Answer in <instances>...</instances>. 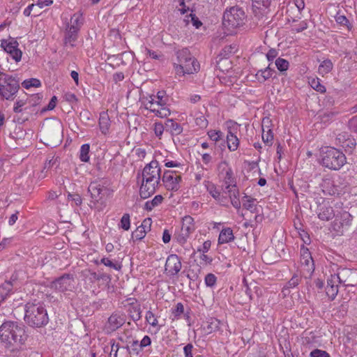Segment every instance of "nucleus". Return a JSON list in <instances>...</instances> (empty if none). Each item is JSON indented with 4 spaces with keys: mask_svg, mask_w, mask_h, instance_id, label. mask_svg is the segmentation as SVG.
<instances>
[{
    "mask_svg": "<svg viewBox=\"0 0 357 357\" xmlns=\"http://www.w3.org/2000/svg\"><path fill=\"white\" fill-rule=\"evenodd\" d=\"M150 218L144 220L142 225L139 226L135 231L132 232V237L136 240L143 239L146 236V229L148 228V225H150Z\"/></svg>",
    "mask_w": 357,
    "mask_h": 357,
    "instance_id": "obj_28",
    "label": "nucleus"
},
{
    "mask_svg": "<svg viewBox=\"0 0 357 357\" xmlns=\"http://www.w3.org/2000/svg\"><path fill=\"white\" fill-rule=\"evenodd\" d=\"M322 191L326 195H335L339 194L338 187L334 183V181L330 178H324L321 183Z\"/></svg>",
    "mask_w": 357,
    "mask_h": 357,
    "instance_id": "obj_23",
    "label": "nucleus"
},
{
    "mask_svg": "<svg viewBox=\"0 0 357 357\" xmlns=\"http://www.w3.org/2000/svg\"><path fill=\"white\" fill-rule=\"evenodd\" d=\"M20 88L17 80L12 75L0 72V96L11 100Z\"/></svg>",
    "mask_w": 357,
    "mask_h": 357,
    "instance_id": "obj_10",
    "label": "nucleus"
},
{
    "mask_svg": "<svg viewBox=\"0 0 357 357\" xmlns=\"http://www.w3.org/2000/svg\"><path fill=\"white\" fill-rule=\"evenodd\" d=\"M126 322V316L120 312L113 313L105 325L104 330L107 334H111L121 327Z\"/></svg>",
    "mask_w": 357,
    "mask_h": 357,
    "instance_id": "obj_16",
    "label": "nucleus"
},
{
    "mask_svg": "<svg viewBox=\"0 0 357 357\" xmlns=\"http://www.w3.org/2000/svg\"><path fill=\"white\" fill-rule=\"evenodd\" d=\"M220 322L218 319H211L208 324L209 332L211 333L219 330L220 328Z\"/></svg>",
    "mask_w": 357,
    "mask_h": 357,
    "instance_id": "obj_56",
    "label": "nucleus"
},
{
    "mask_svg": "<svg viewBox=\"0 0 357 357\" xmlns=\"http://www.w3.org/2000/svg\"><path fill=\"white\" fill-rule=\"evenodd\" d=\"M163 200V197L158 195L151 201H147L144 204V208L149 211H152L155 207L159 206Z\"/></svg>",
    "mask_w": 357,
    "mask_h": 357,
    "instance_id": "obj_31",
    "label": "nucleus"
},
{
    "mask_svg": "<svg viewBox=\"0 0 357 357\" xmlns=\"http://www.w3.org/2000/svg\"><path fill=\"white\" fill-rule=\"evenodd\" d=\"M340 284L345 287H354L357 284V271L347 268H340L336 274Z\"/></svg>",
    "mask_w": 357,
    "mask_h": 357,
    "instance_id": "obj_15",
    "label": "nucleus"
},
{
    "mask_svg": "<svg viewBox=\"0 0 357 357\" xmlns=\"http://www.w3.org/2000/svg\"><path fill=\"white\" fill-rule=\"evenodd\" d=\"M145 318L146 321L152 326L155 327L158 326V319L151 311L146 312Z\"/></svg>",
    "mask_w": 357,
    "mask_h": 357,
    "instance_id": "obj_50",
    "label": "nucleus"
},
{
    "mask_svg": "<svg viewBox=\"0 0 357 357\" xmlns=\"http://www.w3.org/2000/svg\"><path fill=\"white\" fill-rule=\"evenodd\" d=\"M208 135L211 140L217 142L221 138L222 132L220 130H210L208 132Z\"/></svg>",
    "mask_w": 357,
    "mask_h": 357,
    "instance_id": "obj_58",
    "label": "nucleus"
},
{
    "mask_svg": "<svg viewBox=\"0 0 357 357\" xmlns=\"http://www.w3.org/2000/svg\"><path fill=\"white\" fill-rule=\"evenodd\" d=\"M257 199L245 195L243 198V207L252 213H258L259 206L256 204Z\"/></svg>",
    "mask_w": 357,
    "mask_h": 357,
    "instance_id": "obj_25",
    "label": "nucleus"
},
{
    "mask_svg": "<svg viewBox=\"0 0 357 357\" xmlns=\"http://www.w3.org/2000/svg\"><path fill=\"white\" fill-rule=\"evenodd\" d=\"M12 283L10 282H5L0 285V298L4 301L12 291Z\"/></svg>",
    "mask_w": 357,
    "mask_h": 357,
    "instance_id": "obj_32",
    "label": "nucleus"
},
{
    "mask_svg": "<svg viewBox=\"0 0 357 357\" xmlns=\"http://www.w3.org/2000/svg\"><path fill=\"white\" fill-rule=\"evenodd\" d=\"M24 309V321L29 326L40 328L47 324L49 317L43 303H28Z\"/></svg>",
    "mask_w": 357,
    "mask_h": 357,
    "instance_id": "obj_5",
    "label": "nucleus"
},
{
    "mask_svg": "<svg viewBox=\"0 0 357 357\" xmlns=\"http://www.w3.org/2000/svg\"><path fill=\"white\" fill-rule=\"evenodd\" d=\"M349 128L352 132L357 133V115L349 121Z\"/></svg>",
    "mask_w": 357,
    "mask_h": 357,
    "instance_id": "obj_63",
    "label": "nucleus"
},
{
    "mask_svg": "<svg viewBox=\"0 0 357 357\" xmlns=\"http://www.w3.org/2000/svg\"><path fill=\"white\" fill-rule=\"evenodd\" d=\"M215 282L216 277L212 273H209L205 277V283L208 287H213Z\"/></svg>",
    "mask_w": 357,
    "mask_h": 357,
    "instance_id": "obj_62",
    "label": "nucleus"
},
{
    "mask_svg": "<svg viewBox=\"0 0 357 357\" xmlns=\"http://www.w3.org/2000/svg\"><path fill=\"white\" fill-rule=\"evenodd\" d=\"M88 192L91 197V208H97V205L103 197L110 194L108 181L100 179L91 182L88 187Z\"/></svg>",
    "mask_w": 357,
    "mask_h": 357,
    "instance_id": "obj_9",
    "label": "nucleus"
},
{
    "mask_svg": "<svg viewBox=\"0 0 357 357\" xmlns=\"http://www.w3.org/2000/svg\"><path fill=\"white\" fill-rule=\"evenodd\" d=\"M176 56L177 62L174 63L176 77L193 74L199 70V63L187 48L178 51Z\"/></svg>",
    "mask_w": 357,
    "mask_h": 357,
    "instance_id": "obj_4",
    "label": "nucleus"
},
{
    "mask_svg": "<svg viewBox=\"0 0 357 357\" xmlns=\"http://www.w3.org/2000/svg\"><path fill=\"white\" fill-rule=\"evenodd\" d=\"M193 345L192 344H188L183 348V352L185 354V357H193L192 350Z\"/></svg>",
    "mask_w": 357,
    "mask_h": 357,
    "instance_id": "obj_64",
    "label": "nucleus"
},
{
    "mask_svg": "<svg viewBox=\"0 0 357 357\" xmlns=\"http://www.w3.org/2000/svg\"><path fill=\"white\" fill-rule=\"evenodd\" d=\"M119 226L126 231L129 230L130 227V219L128 213H124L123 215Z\"/></svg>",
    "mask_w": 357,
    "mask_h": 357,
    "instance_id": "obj_46",
    "label": "nucleus"
},
{
    "mask_svg": "<svg viewBox=\"0 0 357 357\" xmlns=\"http://www.w3.org/2000/svg\"><path fill=\"white\" fill-rule=\"evenodd\" d=\"M275 64L278 70L280 72L287 71L289 66V63L287 60L282 58H278L275 60Z\"/></svg>",
    "mask_w": 357,
    "mask_h": 357,
    "instance_id": "obj_44",
    "label": "nucleus"
},
{
    "mask_svg": "<svg viewBox=\"0 0 357 357\" xmlns=\"http://www.w3.org/2000/svg\"><path fill=\"white\" fill-rule=\"evenodd\" d=\"M196 124L201 128H206L208 125V121L204 116L200 115L195 119Z\"/></svg>",
    "mask_w": 357,
    "mask_h": 357,
    "instance_id": "obj_60",
    "label": "nucleus"
},
{
    "mask_svg": "<svg viewBox=\"0 0 357 357\" xmlns=\"http://www.w3.org/2000/svg\"><path fill=\"white\" fill-rule=\"evenodd\" d=\"M27 335L24 326L16 322H4L0 326V340L7 347L17 348L22 345Z\"/></svg>",
    "mask_w": 357,
    "mask_h": 357,
    "instance_id": "obj_2",
    "label": "nucleus"
},
{
    "mask_svg": "<svg viewBox=\"0 0 357 357\" xmlns=\"http://www.w3.org/2000/svg\"><path fill=\"white\" fill-rule=\"evenodd\" d=\"M278 50L274 48H271L266 53V56L268 61H273L278 55Z\"/></svg>",
    "mask_w": 357,
    "mask_h": 357,
    "instance_id": "obj_61",
    "label": "nucleus"
},
{
    "mask_svg": "<svg viewBox=\"0 0 357 357\" xmlns=\"http://www.w3.org/2000/svg\"><path fill=\"white\" fill-rule=\"evenodd\" d=\"M195 230L194 219L186 215L182 220V226L179 234L177 235V241L180 244H184Z\"/></svg>",
    "mask_w": 357,
    "mask_h": 357,
    "instance_id": "obj_14",
    "label": "nucleus"
},
{
    "mask_svg": "<svg viewBox=\"0 0 357 357\" xmlns=\"http://www.w3.org/2000/svg\"><path fill=\"white\" fill-rule=\"evenodd\" d=\"M271 0H252V10L255 17L261 18L269 7Z\"/></svg>",
    "mask_w": 357,
    "mask_h": 357,
    "instance_id": "obj_22",
    "label": "nucleus"
},
{
    "mask_svg": "<svg viewBox=\"0 0 357 357\" xmlns=\"http://www.w3.org/2000/svg\"><path fill=\"white\" fill-rule=\"evenodd\" d=\"M181 176L176 171L166 170L162 176L165 188L169 191L176 192L181 187Z\"/></svg>",
    "mask_w": 357,
    "mask_h": 357,
    "instance_id": "obj_12",
    "label": "nucleus"
},
{
    "mask_svg": "<svg viewBox=\"0 0 357 357\" xmlns=\"http://www.w3.org/2000/svg\"><path fill=\"white\" fill-rule=\"evenodd\" d=\"M245 13L239 6H232L225 10V34L231 35L235 29L244 24Z\"/></svg>",
    "mask_w": 357,
    "mask_h": 357,
    "instance_id": "obj_8",
    "label": "nucleus"
},
{
    "mask_svg": "<svg viewBox=\"0 0 357 357\" xmlns=\"http://www.w3.org/2000/svg\"><path fill=\"white\" fill-rule=\"evenodd\" d=\"M317 213L318 218L322 221H328L335 217V213L333 207H331L328 202L323 201L317 206Z\"/></svg>",
    "mask_w": 357,
    "mask_h": 357,
    "instance_id": "obj_20",
    "label": "nucleus"
},
{
    "mask_svg": "<svg viewBox=\"0 0 357 357\" xmlns=\"http://www.w3.org/2000/svg\"><path fill=\"white\" fill-rule=\"evenodd\" d=\"M162 181L161 168L157 160H152L142 170V180L139 188V195L146 199L153 195L160 185Z\"/></svg>",
    "mask_w": 357,
    "mask_h": 357,
    "instance_id": "obj_1",
    "label": "nucleus"
},
{
    "mask_svg": "<svg viewBox=\"0 0 357 357\" xmlns=\"http://www.w3.org/2000/svg\"><path fill=\"white\" fill-rule=\"evenodd\" d=\"M334 227L337 230L347 229L352 222L353 216L347 211H342L335 215Z\"/></svg>",
    "mask_w": 357,
    "mask_h": 357,
    "instance_id": "obj_19",
    "label": "nucleus"
},
{
    "mask_svg": "<svg viewBox=\"0 0 357 357\" xmlns=\"http://www.w3.org/2000/svg\"><path fill=\"white\" fill-rule=\"evenodd\" d=\"M22 87L24 89H29L31 87H39L41 86V82L39 79L36 78H31L28 79H25L22 83Z\"/></svg>",
    "mask_w": 357,
    "mask_h": 357,
    "instance_id": "obj_39",
    "label": "nucleus"
},
{
    "mask_svg": "<svg viewBox=\"0 0 357 357\" xmlns=\"http://www.w3.org/2000/svg\"><path fill=\"white\" fill-rule=\"evenodd\" d=\"M165 130L172 135H178L182 132L183 128L178 123L169 119L165 121Z\"/></svg>",
    "mask_w": 357,
    "mask_h": 357,
    "instance_id": "obj_26",
    "label": "nucleus"
},
{
    "mask_svg": "<svg viewBox=\"0 0 357 357\" xmlns=\"http://www.w3.org/2000/svg\"><path fill=\"white\" fill-rule=\"evenodd\" d=\"M326 292L331 300H334L338 293V286L335 284L327 286L326 288Z\"/></svg>",
    "mask_w": 357,
    "mask_h": 357,
    "instance_id": "obj_48",
    "label": "nucleus"
},
{
    "mask_svg": "<svg viewBox=\"0 0 357 357\" xmlns=\"http://www.w3.org/2000/svg\"><path fill=\"white\" fill-rule=\"evenodd\" d=\"M234 240V235L233 230L229 227L225 228V243H229Z\"/></svg>",
    "mask_w": 357,
    "mask_h": 357,
    "instance_id": "obj_57",
    "label": "nucleus"
},
{
    "mask_svg": "<svg viewBox=\"0 0 357 357\" xmlns=\"http://www.w3.org/2000/svg\"><path fill=\"white\" fill-rule=\"evenodd\" d=\"M226 128L227 130V137L238 136L240 132V125L231 120L226 122Z\"/></svg>",
    "mask_w": 357,
    "mask_h": 357,
    "instance_id": "obj_30",
    "label": "nucleus"
},
{
    "mask_svg": "<svg viewBox=\"0 0 357 357\" xmlns=\"http://www.w3.org/2000/svg\"><path fill=\"white\" fill-rule=\"evenodd\" d=\"M221 188L216 187L213 183H208L207 185V190L209 194L218 202L221 201Z\"/></svg>",
    "mask_w": 357,
    "mask_h": 357,
    "instance_id": "obj_33",
    "label": "nucleus"
},
{
    "mask_svg": "<svg viewBox=\"0 0 357 357\" xmlns=\"http://www.w3.org/2000/svg\"><path fill=\"white\" fill-rule=\"evenodd\" d=\"M237 50L238 46L236 43L225 45V60L226 59V56H229L236 52Z\"/></svg>",
    "mask_w": 357,
    "mask_h": 357,
    "instance_id": "obj_49",
    "label": "nucleus"
},
{
    "mask_svg": "<svg viewBox=\"0 0 357 357\" xmlns=\"http://www.w3.org/2000/svg\"><path fill=\"white\" fill-rule=\"evenodd\" d=\"M152 130L155 136L160 139L162 137L164 131L165 130V124L163 125L162 122L156 121L153 123Z\"/></svg>",
    "mask_w": 357,
    "mask_h": 357,
    "instance_id": "obj_35",
    "label": "nucleus"
},
{
    "mask_svg": "<svg viewBox=\"0 0 357 357\" xmlns=\"http://www.w3.org/2000/svg\"><path fill=\"white\" fill-rule=\"evenodd\" d=\"M98 125L102 134L107 135L109 132L110 119L107 112H101L100 114Z\"/></svg>",
    "mask_w": 357,
    "mask_h": 357,
    "instance_id": "obj_27",
    "label": "nucleus"
},
{
    "mask_svg": "<svg viewBox=\"0 0 357 357\" xmlns=\"http://www.w3.org/2000/svg\"><path fill=\"white\" fill-rule=\"evenodd\" d=\"M111 344V351L109 354L110 357H117L118 356V351L119 349V344L116 343L114 340H111L109 342Z\"/></svg>",
    "mask_w": 357,
    "mask_h": 357,
    "instance_id": "obj_54",
    "label": "nucleus"
},
{
    "mask_svg": "<svg viewBox=\"0 0 357 357\" xmlns=\"http://www.w3.org/2000/svg\"><path fill=\"white\" fill-rule=\"evenodd\" d=\"M301 280V277L298 275L297 274H294L291 278L287 283L286 286L284 287L283 291L287 290V289L295 288L298 285Z\"/></svg>",
    "mask_w": 357,
    "mask_h": 357,
    "instance_id": "obj_41",
    "label": "nucleus"
},
{
    "mask_svg": "<svg viewBox=\"0 0 357 357\" xmlns=\"http://www.w3.org/2000/svg\"><path fill=\"white\" fill-rule=\"evenodd\" d=\"M74 277L71 274H63L52 282L50 288L56 291L65 293L74 289Z\"/></svg>",
    "mask_w": 357,
    "mask_h": 357,
    "instance_id": "obj_13",
    "label": "nucleus"
},
{
    "mask_svg": "<svg viewBox=\"0 0 357 357\" xmlns=\"http://www.w3.org/2000/svg\"><path fill=\"white\" fill-rule=\"evenodd\" d=\"M336 139L346 152L352 153L356 146V139L346 132L339 134Z\"/></svg>",
    "mask_w": 357,
    "mask_h": 357,
    "instance_id": "obj_21",
    "label": "nucleus"
},
{
    "mask_svg": "<svg viewBox=\"0 0 357 357\" xmlns=\"http://www.w3.org/2000/svg\"><path fill=\"white\" fill-rule=\"evenodd\" d=\"M90 146L89 144H84L81 146L79 150V159L82 162H87L89 161Z\"/></svg>",
    "mask_w": 357,
    "mask_h": 357,
    "instance_id": "obj_34",
    "label": "nucleus"
},
{
    "mask_svg": "<svg viewBox=\"0 0 357 357\" xmlns=\"http://www.w3.org/2000/svg\"><path fill=\"white\" fill-rule=\"evenodd\" d=\"M227 148L230 151H236L239 146V139L238 136L226 137Z\"/></svg>",
    "mask_w": 357,
    "mask_h": 357,
    "instance_id": "obj_36",
    "label": "nucleus"
},
{
    "mask_svg": "<svg viewBox=\"0 0 357 357\" xmlns=\"http://www.w3.org/2000/svg\"><path fill=\"white\" fill-rule=\"evenodd\" d=\"M336 22L342 26H347L349 29H351L352 26L349 23V20L346 17L345 15H341L340 13H337L335 17Z\"/></svg>",
    "mask_w": 357,
    "mask_h": 357,
    "instance_id": "obj_45",
    "label": "nucleus"
},
{
    "mask_svg": "<svg viewBox=\"0 0 357 357\" xmlns=\"http://www.w3.org/2000/svg\"><path fill=\"white\" fill-rule=\"evenodd\" d=\"M1 46L16 62L21 60L22 53L21 50L17 48L18 43L15 40L12 39L8 41L6 39H3L1 40Z\"/></svg>",
    "mask_w": 357,
    "mask_h": 357,
    "instance_id": "obj_17",
    "label": "nucleus"
},
{
    "mask_svg": "<svg viewBox=\"0 0 357 357\" xmlns=\"http://www.w3.org/2000/svg\"><path fill=\"white\" fill-rule=\"evenodd\" d=\"M163 162H164V165L168 168H174V167L183 168V163H182L181 162H180L178 160H169L168 158H165L163 160Z\"/></svg>",
    "mask_w": 357,
    "mask_h": 357,
    "instance_id": "obj_47",
    "label": "nucleus"
},
{
    "mask_svg": "<svg viewBox=\"0 0 357 357\" xmlns=\"http://www.w3.org/2000/svg\"><path fill=\"white\" fill-rule=\"evenodd\" d=\"M84 24L83 15L80 12L74 13L69 21L65 24L64 44L75 47L78 38L79 31Z\"/></svg>",
    "mask_w": 357,
    "mask_h": 357,
    "instance_id": "obj_7",
    "label": "nucleus"
},
{
    "mask_svg": "<svg viewBox=\"0 0 357 357\" xmlns=\"http://www.w3.org/2000/svg\"><path fill=\"white\" fill-rule=\"evenodd\" d=\"M310 357H331L330 354L324 350L315 349L310 354Z\"/></svg>",
    "mask_w": 357,
    "mask_h": 357,
    "instance_id": "obj_53",
    "label": "nucleus"
},
{
    "mask_svg": "<svg viewBox=\"0 0 357 357\" xmlns=\"http://www.w3.org/2000/svg\"><path fill=\"white\" fill-rule=\"evenodd\" d=\"M321 165L332 170H339L347 162L345 155L334 147L328 146L321 150Z\"/></svg>",
    "mask_w": 357,
    "mask_h": 357,
    "instance_id": "obj_6",
    "label": "nucleus"
},
{
    "mask_svg": "<svg viewBox=\"0 0 357 357\" xmlns=\"http://www.w3.org/2000/svg\"><path fill=\"white\" fill-rule=\"evenodd\" d=\"M301 263L302 266L306 267L307 271L311 274L314 272V261L312 257L310 258H301Z\"/></svg>",
    "mask_w": 357,
    "mask_h": 357,
    "instance_id": "obj_43",
    "label": "nucleus"
},
{
    "mask_svg": "<svg viewBox=\"0 0 357 357\" xmlns=\"http://www.w3.org/2000/svg\"><path fill=\"white\" fill-rule=\"evenodd\" d=\"M262 140L268 146H271L272 144L273 135L271 130H268L266 133H264V130H263Z\"/></svg>",
    "mask_w": 357,
    "mask_h": 357,
    "instance_id": "obj_51",
    "label": "nucleus"
},
{
    "mask_svg": "<svg viewBox=\"0 0 357 357\" xmlns=\"http://www.w3.org/2000/svg\"><path fill=\"white\" fill-rule=\"evenodd\" d=\"M275 72V70L271 68L269 65L264 69L258 70L255 75V77L260 83H262L264 82L266 80L268 79L269 78H271Z\"/></svg>",
    "mask_w": 357,
    "mask_h": 357,
    "instance_id": "obj_29",
    "label": "nucleus"
},
{
    "mask_svg": "<svg viewBox=\"0 0 357 357\" xmlns=\"http://www.w3.org/2000/svg\"><path fill=\"white\" fill-rule=\"evenodd\" d=\"M184 313V306L181 303H178L174 308L172 309V319H178L181 314Z\"/></svg>",
    "mask_w": 357,
    "mask_h": 357,
    "instance_id": "obj_38",
    "label": "nucleus"
},
{
    "mask_svg": "<svg viewBox=\"0 0 357 357\" xmlns=\"http://www.w3.org/2000/svg\"><path fill=\"white\" fill-rule=\"evenodd\" d=\"M129 313L131 319L134 321H137L141 319L142 311L139 305L132 306L129 310Z\"/></svg>",
    "mask_w": 357,
    "mask_h": 357,
    "instance_id": "obj_42",
    "label": "nucleus"
},
{
    "mask_svg": "<svg viewBox=\"0 0 357 357\" xmlns=\"http://www.w3.org/2000/svg\"><path fill=\"white\" fill-rule=\"evenodd\" d=\"M333 69V63L329 59L324 60L319 67V72L321 74L328 73Z\"/></svg>",
    "mask_w": 357,
    "mask_h": 357,
    "instance_id": "obj_40",
    "label": "nucleus"
},
{
    "mask_svg": "<svg viewBox=\"0 0 357 357\" xmlns=\"http://www.w3.org/2000/svg\"><path fill=\"white\" fill-rule=\"evenodd\" d=\"M337 112L333 111H326L322 113H320L319 115V118H320L321 122L324 123H327L333 121L336 115Z\"/></svg>",
    "mask_w": 357,
    "mask_h": 357,
    "instance_id": "obj_37",
    "label": "nucleus"
},
{
    "mask_svg": "<svg viewBox=\"0 0 357 357\" xmlns=\"http://www.w3.org/2000/svg\"><path fill=\"white\" fill-rule=\"evenodd\" d=\"M182 267L180 258L176 255L168 256L165 263V271L170 275L174 276L178 274Z\"/></svg>",
    "mask_w": 357,
    "mask_h": 357,
    "instance_id": "obj_18",
    "label": "nucleus"
},
{
    "mask_svg": "<svg viewBox=\"0 0 357 357\" xmlns=\"http://www.w3.org/2000/svg\"><path fill=\"white\" fill-rule=\"evenodd\" d=\"M225 188L227 189L231 204L236 208H240L239 190L236 185V178L231 169L226 172L225 175Z\"/></svg>",
    "mask_w": 357,
    "mask_h": 357,
    "instance_id": "obj_11",
    "label": "nucleus"
},
{
    "mask_svg": "<svg viewBox=\"0 0 357 357\" xmlns=\"http://www.w3.org/2000/svg\"><path fill=\"white\" fill-rule=\"evenodd\" d=\"M311 86L318 92L324 93L326 91V87L321 84L319 79H313L310 83Z\"/></svg>",
    "mask_w": 357,
    "mask_h": 357,
    "instance_id": "obj_52",
    "label": "nucleus"
},
{
    "mask_svg": "<svg viewBox=\"0 0 357 357\" xmlns=\"http://www.w3.org/2000/svg\"><path fill=\"white\" fill-rule=\"evenodd\" d=\"M130 347H131L130 351V354L138 355L139 354L140 351L142 350V349L139 347L138 340H133L131 342Z\"/></svg>",
    "mask_w": 357,
    "mask_h": 357,
    "instance_id": "obj_59",
    "label": "nucleus"
},
{
    "mask_svg": "<svg viewBox=\"0 0 357 357\" xmlns=\"http://www.w3.org/2000/svg\"><path fill=\"white\" fill-rule=\"evenodd\" d=\"M59 165V160L58 157L52 156L50 158H47L43 169L41 171L39 176L40 178H44L47 176L48 172L51 171L53 167L56 169Z\"/></svg>",
    "mask_w": 357,
    "mask_h": 357,
    "instance_id": "obj_24",
    "label": "nucleus"
},
{
    "mask_svg": "<svg viewBox=\"0 0 357 357\" xmlns=\"http://www.w3.org/2000/svg\"><path fill=\"white\" fill-rule=\"evenodd\" d=\"M100 263L104 264L106 266L112 268H114L115 270H120L121 269V266L120 265L114 264V262H112L111 260H109L108 258H106V257H103L102 259H101Z\"/></svg>",
    "mask_w": 357,
    "mask_h": 357,
    "instance_id": "obj_55",
    "label": "nucleus"
},
{
    "mask_svg": "<svg viewBox=\"0 0 357 357\" xmlns=\"http://www.w3.org/2000/svg\"><path fill=\"white\" fill-rule=\"evenodd\" d=\"M140 101L145 109L159 118H167L171 114L167 105L168 98L164 91H158L156 95H144L140 98Z\"/></svg>",
    "mask_w": 357,
    "mask_h": 357,
    "instance_id": "obj_3",
    "label": "nucleus"
}]
</instances>
